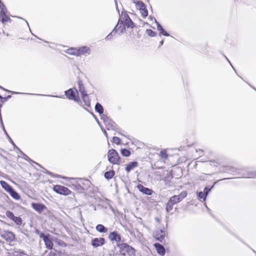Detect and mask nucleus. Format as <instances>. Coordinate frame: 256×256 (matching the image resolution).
<instances>
[{
    "instance_id": "obj_38",
    "label": "nucleus",
    "mask_w": 256,
    "mask_h": 256,
    "mask_svg": "<svg viewBox=\"0 0 256 256\" xmlns=\"http://www.w3.org/2000/svg\"><path fill=\"white\" fill-rule=\"evenodd\" d=\"M6 215L8 218L11 219L12 220L14 217L15 216L14 214L12 212L9 210L6 212Z\"/></svg>"
},
{
    "instance_id": "obj_57",
    "label": "nucleus",
    "mask_w": 256,
    "mask_h": 256,
    "mask_svg": "<svg viewBox=\"0 0 256 256\" xmlns=\"http://www.w3.org/2000/svg\"><path fill=\"white\" fill-rule=\"evenodd\" d=\"M26 24H28V22H27L26 21Z\"/></svg>"
},
{
    "instance_id": "obj_13",
    "label": "nucleus",
    "mask_w": 256,
    "mask_h": 256,
    "mask_svg": "<svg viewBox=\"0 0 256 256\" xmlns=\"http://www.w3.org/2000/svg\"><path fill=\"white\" fill-rule=\"evenodd\" d=\"M108 238L111 241H116V242H118L120 240V236L115 232H112L108 236Z\"/></svg>"
},
{
    "instance_id": "obj_52",
    "label": "nucleus",
    "mask_w": 256,
    "mask_h": 256,
    "mask_svg": "<svg viewBox=\"0 0 256 256\" xmlns=\"http://www.w3.org/2000/svg\"><path fill=\"white\" fill-rule=\"evenodd\" d=\"M0 88L4 90H6V89H4V88H3L1 86H0Z\"/></svg>"
},
{
    "instance_id": "obj_7",
    "label": "nucleus",
    "mask_w": 256,
    "mask_h": 256,
    "mask_svg": "<svg viewBox=\"0 0 256 256\" xmlns=\"http://www.w3.org/2000/svg\"><path fill=\"white\" fill-rule=\"evenodd\" d=\"M121 18L124 21V24L127 28H132L134 26V23L130 18L126 12H122Z\"/></svg>"
},
{
    "instance_id": "obj_2",
    "label": "nucleus",
    "mask_w": 256,
    "mask_h": 256,
    "mask_svg": "<svg viewBox=\"0 0 256 256\" xmlns=\"http://www.w3.org/2000/svg\"><path fill=\"white\" fill-rule=\"evenodd\" d=\"M108 161L114 164H118L120 162V158L118 153L114 149L110 150L108 152Z\"/></svg>"
},
{
    "instance_id": "obj_30",
    "label": "nucleus",
    "mask_w": 256,
    "mask_h": 256,
    "mask_svg": "<svg viewBox=\"0 0 256 256\" xmlns=\"http://www.w3.org/2000/svg\"><path fill=\"white\" fill-rule=\"evenodd\" d=\"M140 12L142 16L144 18H146L148 15V11L146 8V6H144V8H143L140 10Z\"/></svg>"
},
{
    "instance_id": "obj_22",
    "label": "nucleus",
    "mask_w": 256,
    "mask_h": 256,
    "mask_svg": "<svg viewBox=\"0 0 256 256\" xmlns=\"http://www.w3.org/2000/svg\"><path fill=\"white\" fill-rule=\"evenodd\" d=\"M78 90L80 92V93L82 94V95L86 94V92L85 90V89H84V86L82 81H80V80L78 81Z\"/></svg>"
},
{
    "instance_id": "obj_45",
    "label": "nucleus",
    "mask_w": 256,
    "mask_h": 256,
    "mask_svg": "<svg viewBox=\"0 0 256 256\" xmlns=\"http://www.w3.org/2000/svg\"><path fill=\"white\" fill-rule=\"evenodd\" d=\"M21 152L23 156H24L23 158L24 160H30V158L26 155L22 153V152Z\"/></svg>"
},
{
    "instance_id": "obj_42",
    "label": "nucleus",
    "mask_w": 256,
    "mask_h": 256,
    "mask_svg": "<svg viewBox=\"0 0 256 256\" xmlns=\"http://www.w3.org/2000/svg\"><path fill=\"white\" fill-rule=\"evenodd\" d=\"M214 186L211 188H208V187H206L204 188V192L205 193L206 195L207 196L209 192L210 191L212 188H213Z\"/></svg>"
},
{
    "instance_id": "obj_10",
    "label": "nucleus",
    "mask_w": 256,
    "mask_h": 256,
    "mask_svg": "<svg viewBox=\"0 0 256 256\" xmlns=\"http://www.w3.org/2000/svg\"><path fill=\"white\" fill-rule=\"evenodd\" d=\"M40 237L43 238L46 247L48 249H52L53 246V243L52 240L48 238V236H46L44 234L42 233Z\"/></svg>"
},
{
    "instance_id": "obj_8",
    "label": "nucleus",
    "mask_w": 256,
    "mask_h": 256,
    "mask_svg": "<svg viewBox=\"0 0 256 256\" xmlns=\"http://www.w3.org/2000/svg\"><path fill=\"white\" fill-rule=\"evenodd\" d=\"M164 229L156 230L153 233L154 237L161 242H163L166 236V232Z\"/></svg>"
},
{
    "instance_id": "obj_40",
    "label": "nucleus",
    "mask_w": 256,
    "mask_h": 256,
    "mask_svg": "<svg viewBox=\"0 0 256 256\" xmlns=\"http://www.w3.org/2000/svg\"><path fill=\"white\" fill-rule=\"evenodd\" d=\"M146 34L150 36H154L156 35V32L152 30H147Z\"/></svg>"
},
{
    "instance_id": "obj_46",
    "label": "nucleus",
    "mask_w": 256,
    "mask_h": 256,
    "mask_svg": "<svg viewBox=\"0 0 256 256\" xmlns=\"http://www.w3.org/2000/svg\"><path fill=\"white\" fill-rule=\"evenodd\" d=\"M163 43H164V40H163L160 41V42L159 47L160 46H162L163 44Z\"/></svg>"
},
{
    "instance_id": "obj_18",
    "label": "nucleus",
    "mask_w": 256,
    "mask_h": 256,
    "mask_svg": "<svg viewBox=\"0 0 256 256\" xmlns=\"http://www.w3.org/2000/svg\"><path fill=\"white\" fill-rule=\"evenodd\" d=\"M4 237L6 240H9L10 241H13L16 239L15 234L12 232H8Z\"/></svg>"
},
{
    "instance_id": "obj_4",
    "label": "nucleus",
    "mask_w": 256,
    "mask_h": 256,
    "mask_svg": "<svg viewBox=\"0 0 256 256\" xmlns=\"http://www.w3.org/2000/svg\"><path fill=\"white\" fill-rule=\"evenodd\" d=\"M76 94H78V90L76 89L70 88L65 92V94L68 98L78 102L80 100L76 98Z\"/></svg>"
},
{
    "instance_id": "obj_43",
    "label": "nucleus",
    "mask_w": 256,
    "mask_h": 256,
    "mask_svg": "<svg viewBox=\"0 0 256 256\" xmlns=\"http://www.w3.org/2000/svg\"><path fill=\"white\" fill-rule=\"evenodd\" d=\"M6 98H3L1 96H0V107L2 106V105L4 102Z\"/></svg>"
},
{
    "instance_id": "obj_14",
    "label": "nucleus",
    "mask_w": 256,
    "mask_h": 256,
    "mask_svg": "<svg viewBox=\"0 0 256 256\" xmlns=\"http://www.w3.org/2000/svg\"><path fill=\"white\" fill-rule=\"evenodd\" d=\"M154 246L158 254L161 256H164L165 254L166 250L163 246L158 243H156L154 244Z\"/></svg>"
},
{
    "instance_id": "obj_1",
    "label": "nucleus",
    "mask_w": 256,
    "mask_h": 256,
    "mask_svg": "<svg viewBox=\"0 0 256 256\" xmlns=\"http://www.w3.org/2000/svg\"><path fill=\"white\" fill-rule=\"evenodd\" d=\"M118 246L120 250L119 256H131L134 254V249L126 244H118Z\"/></svg>"
},
{
    "instance_id": "obj_9",
    "label": "nucleus",
    "mask_w": 256,
    "mask_h": 256,
    "mask_svg": "<svg viewBox=\"0 0 256 256\" xmlns=\"http://www.w3.org/2000/svg\"><path fill=\"white\" fill-rule=\"evenodd\" d=\"M92 245L94 248H97L103 246L105 244L104 238H94L92 240Z\"/></svg>"
},
{
    "instance_id": "obj_41",
    "label": "nucleus",
    "mask_w": 256,
    "mask_h": 256,
    "mask_svg": "<svg viewBox=\"0 0 256 256\" xmlns=\"http://www.w3.org/2000/svg\"><path fill=\"white\" fill-rule=\"evenodd\" d=\"M112 142L116 143L117 144H120V139L117 136H114L112 138Z\"/></svg>"
},
{
    "instance_id": "obj_16",
    "label": "nucleus",
    "mask_w": 256,
    "mask_h": 256,
    "mask_svg": "<svg viewBox=\"0 0 256 256\" xmlns=\"http://www.w3.org/2000/svg\"><path fill=\"white\" fill-rule=\"evenodd\" d=\"M78 55L80 56L86 53L90 54V50L89 48L86 46H83L78 49Z\"/></svg>"
},
{
    "instance_id": "obj_50",
    "label": "nucleus",
    "mask_w": 256,
    "mask_h": 256,
    "mask_svg": "<svg viewBox=\"0 0 256 256\" xmlns=\"http://www.w3.org/2000/svg\"><path fill=\"white\" fill-rule=\"evenodd\" d=\"M50 254L51 255H53L54 256H55V255H56L55 253H52V252H51L50 253Z\"/></svg>"
},
{
    "instance_id": "obj_58",
    "label": "nucleus",
    "mask_w": 256,
    "mask_h": 256,
    "mask_svg": "<svg viewBox=\"0 0 256 256\" xmlns=\"http://www.w3.org/2000/svg\"><path fill=\"white\" fill-rule=\"evenodd\" d=\"M132 0V2H133V0Z\"/></svg>"
},
{
    "instance_id": "obj_55",
    "label": "nucleus",
    "mask_w": 256,
    "mask_h": 256,
    "mask_svg": "<svg viewBox=\"0 0 256 256\" xmlns=\"http://www.w3.org/2000/svg\"><path fill=\"white\" fill-rule=\"evenodd\" d=\"M63 178H67L66 177H62Z\"/></svg>"
},
{
    "instance_id": "obj_36",
    "label": "nucleus",
    "mask_w": 256,
    "mask_h": 256,
    "mask_svg": "<svg viewBox=\"0 0 256 256\" xmlns=\"http://www.w3.org/2000/svg\"><path fill=\"white\" fill-rule=\"evenodd\" d=\"M12 220L18 225L22 224V220L20 217L14 216Z\"/></svg>"
},
{
    "instance_id": "obj_12",
    "label": "nucleus",
    "mask_w": 256,
    "mask_h": 256,
    "mask_svg": "<svg viewBox=\"0 0 256 256\" xmlns=\"http://www.w3.org/2000/svg\"><path fill=\"white\" fill-rule=\"evenodd\" d=\"M32 207L39 213H41L45 208H46V206L42 204L32 203Z\"/></svg>"
},
{
    "instance_id": "obj_5",
    "label": "nucleus",
    "mask_w": 256,
    "mask_h": 256,
    "mask_svg": "<svg viewBox=\"0 0 256 256\" xmlns=\"http://www.w3.org/2000/svg\"><path fill=\"white\" fill-rule=\"evenodd\" d=\"M54 190L59 194L68 195L70 194V190L64 186L56 185L54 187Z\"/></svg>"
},
{
    "instance_id": "obj_35",
    "label": "nucleus",
    "mask_w": 256,
    "mask_h": 256,
    "mask_svg": "<svg viewBox=\"0 0 256 256\" xmlns=\"http://www.w3.org/2000/svg\"><path fill=\"white\" fill-rule=\"evenodd\" d=\"M0 18H1V21L3 24L6 22L11 21L10 18L6 14L0 16Z\"/></svg>"
},
{
    "instance_id": "obj_11",
    "label": "nucleus",
    "mask_w": 256,
    "mask_h": 256,
    "mask_svg": "<svg viewBox=\"0 0 256 256\" xmlns=\"http://www.w3.org/2000/svg\"><path fill=\"white\" fill-rule=\"evenodd\" d=\"M137 188L138 190L144 194L150 196L152 193V190L151 189L145 188L142 184H138Z\"/></svg>"
},
{
    "instance_id": "obj_17",
    "label": "nucleus",
    "mask_w": 256,
    "mask_h": 256,
    "mask_svg": "<svg viewBox=\"0 0 256 256\" xmlns=\"http://www.w3.org/2000/svg\"><path fill=\"white\" fill-rule=\"evenodd\" d=\"M154 20L156 24L157 29L160 32V34L165 36H169V34L164 30L161 25L156 22V19H154Z\"/></svg>"
},
{
    "instance_id": "obj_47",
    "label": "nucleus",
    "mask_w": 256,
    "mask_h": 256,
    "mask_svg": "<svg viewBox=\"0 0 256 256\" xmlns=\"http://www.w3.org/2000/svg\"><path fill=\"white\" fill-rule=\"evenodd\" d=\"M104 134L108 138V134L105 130H104Z\"/></svg>"
},
{
    "instance_id": "obj_54",
    "label": "nucleus",
    "mask_w": 256,
    "mask_h": 256,
    "mask_svg": "<svg viewBox=\"0 0 256 256\" xmlns=\"http://www.w3.org/2000/svg\"><path fill=\"white\" fill-rule=\"evenodd\" d=\"M10 96H8L7 98H10Z\"/></svg>"
},
{
    "instance_id": "obj_28",
    "label": "nucleus",
    "mask_w": 256,
    "mask_h": 256,
    "mask_svg": "<svg viewBox=\"0 0 256 256\" xmlns=\"http://www.w3.org/2000/svg\"><path fill=\"white\" fill-rule=\"evenodd\" d=\"M8 193L16 200H18L20 198L19 194L13 188Z\"/></svg>"
},
{
    "instance_id": "obj_56",
    "label": "nucleus",
    "mask_w": 256,
    "mask_h": 256,
    "mask_svg": "<svg viewBox=\"0 0 256 256\" xmlns=\"http://www.w3.org/2000/svg\"><path fill=\"white\" fill-rule=\"evenodd\" d=\"M12 93H14V92H12ZM14 94H18V92H15Z\"/></svg>"
},
{
    "instance_id": "obj_31",
    "label": "nucleus",
    "mask_w": 256,
    "mask_h": 256,
    "mask_svg": "<svg viewBox=\"0 0 256 256\" xmlns=\"http://www.w3.org/2000/svg\"><path fill=\"white\" fill-rule=\"evenodd\" d=\"M117 24H118V26L116 30H120V32L122 33L124 32V30H125V26L123 24V22H121L120 23V20H119Z\"/></svg>"
},
{
    "instance_id": "obj_51",
    "label": "nucleus",
    "mask_w": 256,
    "mask_h": 256,
    "mask_svg": "<svg viewBox=\"0 0 256 256\" xmlns=\"http://www.w3.org/2000/svg\"><path fill=\"white\" fill-rule=\"evenodd\" d=\"M46 173L48 174H50V175L52 174V173H51V172H48L47 170H46Z\"/></svg>"
},
{
    "instance_id": "obj_37",
    "label": "nucleus",
    "mask_w": 256,
    "mask_h": 256,
    "mask_svg": "<svg viewBox=\"0 0 256 256\" xmlns=\"http://www.w3.org/2000/svg\"><path fill=\"white\" fill-rule=\"evenodd\" d=\"M198 196L199 198H202L204 201H205L206 200V195L205 193H204L202 192H198Z\"/></svg>"
},
{
    "instance_id": "obj_23",
    "label": "nucleus",
    "mask_w": 256,
    "mask_h": 256,
    "mask_svg": "<svg viewBox=\"0 0 256 256\" xmlns=\"http://www.w3.org/2000/svg\"><path fill=\"white\" fill-rule=\"evenodd\" d=\"M82 98L85 104V105L86 106H90V100L89 98H88L87 94H82Z\"/></svg>"
},
{
    "instance_id": "obj_39",
    "label": "nucleus",
    "mask_w": 256,
    "mask_h": 256,
    "mask_svg": "<svg viewBox=\"0 0 256 256\" xmlns=\"http://www.w3.org/2000/svg\"><path fill=\"white\" fill-rule=\"evenodd\" d=\"M160 156L162 158H163L165 160L167 159L168 158V154H166V150H162V151L160 152Z\"/></svg>"
},
{
    "instance_id": "obj_15",
    "label": "nucleus",
    "mask_w": 256,
    "mask_h": 256,
    "mask_svg": "<svg viewBox=\"0 0 256 256\" xmlns=\"http://www.w3.org/2000/svg\"><path fill=\"white\" fill-rule=\"evenodd\" d=\"M138 166V163L136 162H130L126 165V170L129 172L131 170Z\"/></svg>"
},
{
    "instance_id": "obj_27",
    "label": "nucleus",
    "mask_w": 256,
    "mask_h": 256,
    "mask_svg": "<svg viewBox=\"0 0 256 256\" xmlns=\"http://www.w3.org/2000/svg\"><path fill=\"white\" fill-rule=\"evenodd\" d=\"M0 122H1V124H2V128H3V129H4V132L6 134L7 136H8V139H9V140L10 142L14 146V148H18V150H20L18 149V148L16 146V144H14V142L12 141V140L8 136V134L6 133V130H5V128H4V124H3V122H2V116H0Z\"/></svg>"
},
{
    "instance_id": "obj_34",
    "label": "nucleus",
    "mask_w": 256,
    "mask_h": 256,
    "mask_svg": "<svg viewBox=\"0 0 256 256\" xmlns=\"http://www.w3.org/2000/svg\"><path fill=\"white\" fill-rule=\"evenodd\" d=\"M174 204L172 202H170V200H168V202L166 204V210L167 212H170V210H172Z\"/></svg>"
},
{
    "instance_id": "obj_21",
    "label": "nucleus",
    "mask_w": 256,
    "mask_h": 256,
    "mask_svg": "<svg viewBox=\"0 0 256 256\" xmlns=\"http://www.w3.org/2000/svg\"><path fill=\"white\" fill-rule=\"evenodd\" d=\"M133 2L136 4V6L137 9L140 10L142 8H144V6L146 5L142 1L133 0Z\"/></svg>"
},
{
    "instance_id": "obj_44",
    "label": "nucleus",
    "mask_w": 256,
    "mask_h": 256,
    "mask_svg": "<svg viewBox=\"0 0 256 256\" xmlns=\"http://www.w3.org/2000/svg\"><path fill=\"white\" fill-rule=\"evenodd\" d=\"M18 256H30L29 255H28V254H25L24 252H20L19 254H18Z\"/></svg>"
},
{
    "instance_id": "obj_26",
    "label": "nucleus",
    "mask_w": 256,
    "mask_h": 256,
    "mask_svg": "<svg viewBox=\"0 0 256 256\" xmlns=\"http://www.w3.org/2000/svg\"><path fill=\"white\" fill-rule=\"evenodd\" d=\"M68 54L70 55H74L76 56H78V51L76 48H70L67 50L66 52Z\"/></svg>"
},
{
    "instance_id": "obj_29",
    "label": "nucleus",
    "mask_w": 256,
    "mask_h": 256,
    "mask_svg": "<svg viewBox=\"0 0 256 256\" xmlns=\"http://www.w3.org/2000/svg\"><path fill=\"white\" fill-rule=\"evenodd\" d=\"M172 178H173V176H172V174L170 172H168L166 174V176L164 178V180L166 182V184L168 183V185L169 186H170V180L172 179Z\"/></svg>"
},
{
    "instance_id": "obj_53",
    "label": "nucleus",
    "mask_w": 256,
    "mask_h": 256,
    "mask_svg": "<svg viewBox=\"0 0 256 256\" xmlns=\"http://www.w3.org/2000/svg\"><path fill=\"white\" fill-rule=\"evenodd\" d=\"M226 58L227 60H228V62L230 63V61H229L228 59L226 57Z\"/></svg>"
},
{
    "instance_id": "obj_20",
    "label": "nucleus",
    "mask_w": 256,
    "mask_h": 256,
    "mask_svg": "<svg viewBox=\"0 0 256 256\" xmlns=\"http://www.w3.org/2000/svg\"><path fill=\"white\" fill-rule=\"evenodd\" d=\"M96 230L100 232H106L108 230V228L104 226L102 224H99L96 226Z\"/></svg>"
},
{
    "instance_id": "obj_24",
    "label": "nucleus",
    "mask_w": 256,
    "mask_h": 256,
    "mask_svg": "<svg viewBox=\"0 0 256 256\" xmlns=\"http://www.w3.org/2000/svg\"><path fill=\"white\" fill-rule=\"evenodd\" d=\"M114 175V170H110L104 173V178L107 180H110L112 178Z\"/></svg>"
},
{
    "instance_id": "obj_6",
    "label": "nucleus",
    "mask_w": 256,
    "mask_h": 256,
    "mask_svg": "<svg viewBox=\"0 0 256 256\" xmlns=\"http://www.w3.org/2000/svg\"><path fill=\"white\" fill-rule=\"evenodd\" d=\"M187 193L186 191L182 192L178 196H174L170 198V202L176 204L181 202L184 198L186 196Z\"/></svg>"
},
{
    "instance_id": "obj_32",
    "label": "nucleus",
    "mask_w": 256,
    "mask_h": 256,
    "mask_svg": "<svg viewBox=\"0 0 256 256\" xmlns=\"http://www.w3.org/2000/svg\"><path fill=\"white\" fill-rule=\"evenodd\" d=\"M118 26V24H117L115 28L113 30L106 38V40H110L113 36L117 32V30H116L117 27Z\"/></svg>"
},
{
    "instance_id": "obj_25",
    "label": "nucleus",
    "mask_w": 256,
    "mask_h": 256,
    "mask_svg": "<svg viewBox=\"0 0 256 256\" xmlns=\"http://www.w3.org/2000/svg\"><path fill=\"white\" fill-rule=\"evenodd\" d=\"M95 110L96 112L100 114H102L104 112V109L100 103H96L95 106Z\"/></svg>"
},
{
    "instance_id": "obj_3",
    "label": "nucleus",
    "mask_w": 256,
    "mask_h": 256,
    "mask_svg": "<svg viewBox=\"0 0 256 256\" xmlns=\"http://www.w3.org/2000/svg\"><path fill=\"white\" fill-rule=\"evenodd\" d=\"M102 118L108 130H112L118 132V128H117V126L116 124L114 122L109 119L108 117L106 116H102ZM118 134H120L121 135L124 136L120 132H118Z\"/></svg>"
},
{
    "instance_id": "obj_19",
    "label": "nucleus",
    "mask_w": 256,
    "mask_h": 256,
    "mask_svg": "<svg viewBox=\"0 0 256 256\" xmlns=\"http://www.w3.org/2000/svg\"><path fill=\"white\" fill-rule=\"evenodd\" d=\"M2 186L8 192H9L12 188L10 186L7 182L4 181H0Z\"/></svg>"
},
{
    "instance_id": "obj_49",
    "label": "nucleus",
    "mask_w": 256,
    "mask_h": 256,
    "mask_svg": "<svg viewBox=\"0 0 256 256\" xmlns=\"http://www.w3.org/2000/svg\"><path fill=\"white\" fill-rule=\"evenodd\" d=\"M196 152H200L202 153V152H203V150H200V149H199V150H196Z\"/></svg>"
},
{
    "instance_id": "obj_33",
    "label": "nucleus",
    "mask_w": 256,
    "mask_h": 256,
    "mask_svg": "<svg viewBox=\"0 0 256 256\" xmlns=\"http://www.w3.org/2000/svg\"><path fill=\"white\" fill-rule=\"evenodd\" d=\"M121 154L124 156H129L130 154V152L126 148H123L121 150Z\"/></svg>"
},
{
    "instance_id": "obj_48",
    "label": "nucleus",
    "mask_w": 256,
    "mask_h": 256,
    "mask_svg": "<svg viewBox=\"0 0 256 256\" xmlns=\"http://www.w3.org/2000/svg\"><path fill=\"white\" fill-rule=\"evenodd\" d=\"M155 220H156L157 222H160V219H159L158 218H155Z\"/></svg>"
}]
</instances>
